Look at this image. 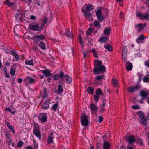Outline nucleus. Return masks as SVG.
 I'll list each match as a JSON object with an SVG mask.
<instances>
[{"instance_id":"nucleus-17","label":"nucleus","mask_w":149,"mask_h":149,"mask_svg":"<svg viewBox=\"0 0 149 149\" xmlns=\"http://www.w3.org/2000/svg\"><path fill=\"white\" fill-rule=\"evenodd\" d=\"M16 68V65L15 64H13L10 70V73L12 76H13L15 74V70Z\"/></svg>"},{"instance_id":"nucleus-64","label":"nucleus","mask_w":149,"mask_h":149,"mask_svg":"<svg viewBox=\"0 0 149 149\" xmlns=\"http://www.w3.org/2000/svg\"><path fill=\"white\" fill-rule=\"evenodd\" d=\"M26 149H33L32 147H31V146H27Z\"/></svg>"},{"instance_id":"nucleus-53","label":"nucleus","mask_w":149,"mask_h":149,"mask_svg":"<svg viewBox=\"0 0 149 149\" xmlns=\"http://www.w3.org/2000/svg\"><path fill=\"white\" fill-rule=\"evenodd\" d=\"M97 17L98 19L100 21H102L104 19L103 16L101 15Z\"/></svg>"},{"instance_id":"nucleus-58","label":"nucleus","mask_w":149,"mask_h":149,"mask_svg":"<svg viewBox=\"0 0 149 149\" xmlns=\"http://www.w3.org/2000/svg\"><path fill=\"white\" fill-rule=\"evenodd\" d=\"M30 19L32 20H33L36 19V17L33 15H31L30 17Z\"/></svg>"},{"instance_id":"nucleus-39","label":"nucleus","mask_w":149,"mask_h":149,"mask_svg":"<svg viewBox=\"0 0 149 149\" xmlns=\"http://www.w3.org/2000/svg\"><path fill=\"white\" fill-rule=\"evenodd\" d=\"M141 122V123L143 124L144 126L146 125L147 124V120L145 118H143V119H142L140 120Z\"/></svg>"},{"instance_id":"nucleus-24","label":"nucleus","mask_w":149,"mask_h":149,"mask_svg":"<svg viewBox=\"0 0 149 149\" xmlns=\"http://www.w3.org/2000/svg\"><path fill=\"white\" fill-rule=\"evenodd\" d=\"M58 106V104L57 103L52 104V106L51 108V110L52 111L53 110L54 111H56L57 110Z\"/></svg>"},{"instance_id":"nucleus-1","label":"nucleus","mask_w":149,"mask_h":149,"mask_svg":"<svg viewBox=\"0 0 149 149\" xmlns=\"http://www.w3.org/2000/svg\"><path fill=\"white\" fill-rule=\"evenodd\" d=\"M94 68L93 71L95 73L103 72L105 70L104 65H102V63L99 60H95L94 62Z\"/></svg>"},{"instance_id":"nucleus-18","label":"nucleus","mask_w":149,"mask_h":149,"mask_svg":"<svg viewBox=\"0 0 149 149\" xmlns=\"http://www.w3.org/2000/svg\"><path fill=\"white\" fill-rule=\"evenodd\" d=\"M12 55L15 57L16 61H18L19 60V57L18 54L16 51L14 49H12L11 51Z\"/></svg>"},{"instance_id":"nucleus-16","label":"nucleus","mask_w":149,"mask_h":149,"mask_svg":"<svg viewBox=\"0 0 149 149\" xmlns=\"http://www.w3.org/2000/svg\"><path fill=\"white\" fill-rule=\"evenodd\" d=\"M51 71L49 69L45 70L42 71V73L46 77H48L51 75Z\"/></svg>"},{"instance_id":"nucleus-14","label":"nucleus","mask_w":149,"mask_h":149,"mask_svg":"<svg viewBox=\"0 0 149 149\" xmlns=\"http://www.w3.org/2000/svg\"><path fill=\"white\" fill-rule=\"evenodd\" d=\"M145 38H146V37L144 36L143 35H141L137 39L136 41L138 43H142L143 42L141 41L143 40Z\"/></svg>"},{"instance_id":"nucleus-2","label":"nucleus","mask_w":149,"mask_h":149,"mask_svg":"<svg viewBox=\"0 0 149 149\" xmlns=\"http://www.w3.org/2000/svg\"><path fill=\"white\" fill-rule=\"evenodd\" d=\"M39 26V25L38 23L33 22L29 24L28 28L29 29L33 31H41V29L42 27L40 28Z\"/></svg>"},{"instance_id":"nucleus-15","label":"nucleus","mask_w":149,"mask_h":149,"mask_svg":"<svg viewBox=\"0 0 149 149\" xmlns=\"http://www.w3.org/2000/svg\"><path fill=\"white\" fill-rule=\"evenodd\" d=\"M49 101H46L41 105V108L43 110H47L49 108Z\"/></svg>"},{"instance_id":"nucleus-52","label":"nucleus","mask_w":149,"mask_h":149,"mask_svg":"<svg viewBox=\"0 0 149 149\" xmlns=\"http://www.w3.org/2000/svg\"><path fill=\"white\" fill-rule=\"evenodd\" d=\"M101 14H102V12H101V11L100 10H98L97 11V12H96V15L97 16V17L98 16L101 15Z\"/></svg>"},{"instance_id":"nucleus-51","label":"nucleus","mask_w":149,"mask_h":149,"mask_svg":"<svg viewBox=\"0 0 149 149\" xmlns=\"http://www.w3.org/2000/svg\"><path fill=\"white\" fill-rule=\"evenodd\" d=\"M145 66L149 68V60L146 61L144 62Z\"/></svg>"},{"instance_id":"nucleus-56","label":"nucleus","mask_w":149,"mask_h":149,"mask_svg":"<svg viewBox=\"0 0 149 149\" xmlns=\"http://www.w3.org/2000/svg\"><path fill=\"white\" fill-rule=\"evenodd\" d=\"M132 107L134 109H138L139 108V107L138 105H132Z\"/></svg>"},{"instance_id":"nucleus-31","label":"nucleus","mask_w":149,"mask_h":149,"mask_svg":"<svg viewBox=\"0 0 149 149\" xmlns=\"http://www.w3.org/2000/svg\"><path fill=\"white\" fill-rule=\"evenodd\" d=\"M25 63L26 64L28 65H29L33 66L34 65L33 60H25Z\"/></svg>"},{"instance_id":"nucleus-26","label":"nucleus","mask_w":149,"mask_h":149,"mask_svg":"<svg viewBox=\"0 0 149 149\" xmlns=\"http://www.w3.org/2000/svg\"><path fill=\"white\" fill-rule=\"evenodd\" d=\"M111 83L114 86L116 87L118 86V80L115 78H113L111 81Z\"/></svg>"},{"instance_id":"nucleus-13","label":"nucleus","mask_w":149,"mask_h":149,"mask_svg":"<svg viewBox=\"0 0 149 149\" xmlns=\"http://www.w3.org/2000/svg\"><path fill=\"white\" fill-rule=\"evenodd\" d=\"M33 132L35 136L38 137L40 140L41 138V135L40 131L38 129L34 128L33 130Z\"/></svg>"},{"instance_id":"nucleus-30","label":"nucleus","mask_w":149,"mask_h":149,"mask_svg":"<svg viewBox=\"0 0 149 149\" xmlns=\"http://www.w3.org/2000/svg\"><path fill=\"white\" fill-rule=\"evenodd\" d=\"M126 140L129 144L127 146V149H130V135H129L126 136Z\"/></svg>"},{"instance_id":"nucleus-25","label":"nucleus","mask_w":149,"mask_h":149,"mask_svg":"<svg viewBox=\"0 0 149 149\" xmlns=\"http://www.w3.org/2000/svg\"><path fill=\"white\" fill-rule=\"evenodd\" d=\"M103 100V101L102 104L100 106V111L101 113H103L104 112L105 106L106 104L104 100Z\"/></svg>"},{"instance_id":"nucleus-38","label":"nucleus","mask_w":149,"mask_h":149,"mask_svg":"<svg viewBox=\"0 0 149 149\" xmlns=\"http://www.w3.org/2000/svg\"><path fill=\"white\" fill-rule=\"evenodd\" d=\"M65 35L67 37L70 38H71L72 37V34L69 30H66V32L65 33Z\"/></svg>"},{"instance_id":"nucleus-61","label":"nucleus","mask_w":149,"mask_h":149,"mask_svg":"<svg viewBox=\"0 0 149 149\" xmlns=\"http://www.w3.org/2000/svg\"><path fill=\"white\" fill-rule=\"evenodd\" d=\"M139 80L140 81L142 79V75L141 74H139Z\"/></svg>"},{"instance_id":"nucleus-10","label":"nucleus","mask_w":149,"mask_h":149,"mask_svg":"<svg viewBox=\"0 0 149 149\" xmlns=\"http://www.w3.org/2000/svg\"><path fill=\"white\" fill-rule=\"evenodd\" d=\"M147 24L146 23L144 24L140 23V24L136 25L135 27L136 28L138 27V31H139L142 30L144 28L146 27Z\"/></svg>"},{"instance_id":"nucleus-55","label":"nucleus","mask_w":149,"mask_h":149,"mask_svg":"<svg viewBox=\"0 0 149 149\" xmlns=\"http://www.w3.org/2000/svg\"><path fill=\"white\" fill-rule=\"evenodd\" d=\"M88 53V51H85L83 53L84 57V58H85Z\"/></svg>"},{"instance_id":"nucleus-21","label":"nucleus","mask_w":149,"mask_h":149,"mask_svg":"<svg viewBox=\"0 0 149 149\" xmlns=\"http://www.w3.org/2000/svg\"><path fill=\"white\" fill-rule=\"evenodd\" d=\"M63 91V90L62 85L61 84H59L58 86L57 93L58 94H61L62 93Z\"/></svg>"},{"instance_id":"nucleus-9","label":"nucleus","mask_w":149,"mask_h":149,"mask_svg":"<svg viewBox=\"0 0 149 149\" xmlns=\"http://www.w3.org/2000/svg\"><path fill=\"white\" fill-rule=\"evenodd\" d=\"M149 95L148 92L142 90L140 91L139 94V95L141 96L142 99L143 100L146 99L147 98V96Z\"/></svg>"},{"instance_id":"nucleus-42","label":"nucleus","mask_w":149,"mask_h":149,"mask_svg":"<svg viewBox=\"0 0 149 149\" xmlns=\"http://www.w3.org/2000/svg\"><path fill=\"white\" fill-rule=\"evenodd\" d=\"M93 31V29L91 27L89 28L87 31L86 32V35H90L92 33V32Z\"/></svg>"},{"instance_id":"nucleus-57","label":"nucleus","mask_w":149,"mask_h":149,"mask_svg":"<svg viewBox=\"0 0 149 149\" xmlns=\"http://www.w3.org/2000/svg\"><path fill=\"white\" fill-rule=\"evenodd\" d=\"M103 120V118L101 116H100L99 117V122L100 123L102 122Z\"/></svg>"},{"instance_id":"nucleus-8","label":"nucleus","mask_w":149,"mask_h":149,"mask_svg":"<svg viewBox=\"0 0 149 149\" xmlns=\"http://www.w3.org/2000/svg\"><path fill=\"white\" fill-rule=\"evenodd\" d=\"M39 120L41 122H45L47 121V114L45 113H42L39 114L38 117Z\"/></svg>"},{"instance_id":"nucleus-43","label":"nucleus","mask_w":149,"mask_h":149,"mask_svg":"<svg viewBox=\"0 0 149 149\" xmlns=\"http://www.w3.org/2000/svg\"><path fill=\"white\" fill-rule=\"evenodd\" d=\"M93 89L92 87H88L87 89L88 92L89 94H92L93 93Z\"/></svg>"},{"instance_id":"nucleus-27","label":"nucleus","mask_w":149,"mask_h":149,"mask_svg":"<svg viewBox=\"0 0 149 149\" xmlns=\"http://www.w3.org/2000/svg\"><path fill=\"white\" fill-rule=\"evenodd\" d=\"M137 114L138 115L139 118L140 120L142 119L145 117V116L144 113L142 111H140L137 112Z\"/></svg>"},{"instance_id":"nucleus-41","label":"nucleus","mask_w":149,"mask_h":149,"mask_svg":"<svg viewBox=\"0 0 149 149\" xmlns=\"http://www.w3.org/2000/svg\"><path fill=\"white\" fill-rule=\"evenodd\" d=\"M108 39V38L106 37H100V40L102 42L104 43L107 41Z\"/></svg>"},{"instance_id":"nucleus-4","label":"nucleus","mask_w":149,"mask_h":149,"mask_svg":"<svg viewBox=\"0 0 149 149\" xmlns=\"http://www.w3.org/2000/svg\"><path fill=\"white\" fill-rule=\"evenodd\" d=\"M136 16L139 17V19L142 20H149V14L148 13H138L136 14Z\"/></svg>"},{"instance_id":"nucleus-44","label":"nucleus","mask_w":149,"mask_h":149,"mask_svg":"<svg viewBox=\"0 0 149 149\" xmlns=\"http://www.w3.org/2000/svg\"><path fill=\"white\" fill-rule=\"evenodd\" d=\"M94 26L96 27H99L100 26V22L97 20L95 21L94 22Z\"/></svg>"},{"instance_id":"nucleus-35","label":"nucleus","mask_w":149,"mask_h":149,"mask_svg":"<svg viewBox=\"0 0 149 149\" xmlns=\"http://www.w3.org/2000/svg\"><path fill=\"white\" fill-rule=\"evenodd\" d=\"M82 11L84 13V15L86 17H89L91 15V13L89 12H86L85 9H82Z\"/></svg>"},{"instance_id":"nucleus-5","label":"nucleus","mask_w":149,"mask_h":149,"mask_svg":"<svg viewBox=\"0 0 149 149\" xmlns=\"http://www.w3.org/2000/svg\"><path fill=\"white\" fill-rule=\"evenodd\" d=\"M88 117L84 113L82 114L81 120L82 125L84 126H87L88 125Z\"/></svg>"},{"instance_id":"nucleus-60","label":"nucleus","mask_w":149,"mask_h":149,"mask_svg":"<svg viewBox=\"0 0 149 149\" xmlns=\"http://www.w3.org/2000/svg\"><path fill=\"white\" fill-rule=\"evenodd\" d=\"M90 52L94 54V53H95L96 51L95 49H93L92 50L90 51Z\"/></svg>"},{"instance_id":"nucleus-54","label":"nucleus","mask_w":149,"mask_h":149,"mask_svg":"<svg viewBox=\"0 0 149 149\" xmlns=\"http://www.w3.org/2000/svg\"><path fill=\"white\" fill-rule=\"evenodd\" d=\"M5 111H8L10 112H11L12 110L11 109L10 107H6L5 109Z\"/></svg>"},{"instance_id":"nucleus-6","label":"nucleus","mask_w":149,"mask_h":149,"mask_svg":"<svg viewBox=\"0 0 149 149\" xmlns=\"http://www.w3.org/2000/svg\"><path fill=\"white\" fill-rule=\"evenodd\" d=\"M127 49L126 46H124L122 50V58L123 61L125 62L126 60V58L127 56Z\"/></svg>"},{"instance_id":"nucleus-45","label":"nucleus","mask_w":149,"mask_h":149,"mask_svg":"<svg viewBox=\"0 0 149 149\" xmlns=\"http://www.w3.org/2000/svg\"><path fill=\"white\" fill-rule=\"evenodd\" d=\"M5 4H7L9 6H10L13 5L14 4V3H11L9 0H7L5 2Z\"/></svg>"},{"instance_id":"nucleus-50","label":"nucleus","mask_w":149,"mask_h":149,"mask_svg":"<svg viewBox=\"0 0 149 149\" xmlns=\"http://www.w3.org/2000/svg\"><path fill=\"white\" fill-rule=\"evenodd\" d=\"M143 81L144 82H148L149 81V77H145L143 79Z\"/></svg>"},{"instance_id":"nucleus-32","label":"nucleus","mask_w":149,"mask_h":149,"mask_svg":"<svg viewBox=\"0 0 149 149\" xmlns=\"http://www.w3.org/2000/svg\"><path fill=\"white\" fill-rule=\"evenodd\" d=\"M103 32V33L105 34L110 35V29L109 28L106 27L104 29Z\"/></svg>"},{"instance_id":"nucleus-3","label":"nucleus","mask_w":149,"mask_h":149,"mask_svg":"<svg viewBox=\"0 0 149 149\" xmlns=\"http://www.w3.org/2000/svg\"><path fill=\"white\" fill-rule=\"evenodd\" d=\"M45 39V37L42 35H38L35 36L33 38V40L36 44H38L39 42Z\"/></svg>"},{"instance_id":"nucleus-59","label":"nucleus","mask_w":149,"mask_h":149,"mask_svg":"<svg viewBox=\"0 0 149 149\" xmlns=\"http://www.w3.org/2000/svg\"><path fill=\"white\" fill-rule=\"evenodd\" d=\"M4 74L5 75V76L7 77V78H10V74L8 73H7V72H4Z\"/></svg>"},{"instance_id":"nucleus-20","label":"nucleus","mask_w":149,"mask_h":149,"mask_svg":"<svg viewBox=\"0 0 149 149\" xmlns=\"http://www.w3.org/2000/svg\"><path fill=\"white\" fill-rule=\"evenodd\" d=\"M140 86L139 84H138L135 86H131V92L133 93L136 90H139L140 89Z\"/></svg>"},{"instance_id":"nucleus-47","label":"nucleus","mask_w":149,"mask_h":149,"mask_svg":"<svg viewBox=\"0 0 149 149\" xmlns=\"http://www.w3.org/2000/svg\"><path fill=\"white\" fill-rule=\"evenodd\" d=\"M48 20V18L46 17H44L42 19V22L43 23V24L45 25L46 24L47 22V20Z\"/></svg>"},{"instance_id":"nucleus-29","label":"nucleus","mask_w":149,"mask_h":149,"mask_svg":"<svg viewBox=\"0 0 149 149\" xmlns=\"http://www.w3.org/2000/svg\"><path fill=\"white\" fill-rule=\"evenodd\" d=\"M103 147L104 149H109L110 148V143L108 142L105 141L103 144Z\"/></svg>"},{"instance_id":"nucleus-11","label":"nucleus","mask_w":149,"mask_h":149,"mask_svg":"<svg viewBox=\"0 0 149 149\" xmlns=\"http://www.w3.org/2000/svg\"><path fill=\"white\" fill-rule=\"evenodd\" d=\"M24 14V13L23 12H20L19 11H18L17 15L15 16L18 22H20L22 20V17L21 16L23 15Z\"/></svg>"},{"instance_id":"nucleus-48","label":"nucleus","mask_w":149,"mask_h":149,"mask_svg":"<svg viewBox=\"0 0 149 149\" xmlns=\"http://www.w3.org/2000/svg\"><path fill=\"white\" fill-rule=\"evenodd\" d=\"M23 142L22 141H19L17 144V146L19 148L21 147L23 144Z\"/></svg>"},{"instance_id":"nucleus-62","label":"nucleus","mask_w":149,"mask_h":149,"mask_svg":"<svg viewBox=\"0 0 149 149\" xmlns=\"http://www.w3.org/2000/svg\"><path fill=\"white\" fill-rule=\"evenodd\" d=\"M17 81L18 83H21L22 81V78H19L18 79Z\"/></svg>"},{"instance_id":"nucleus-22","label":"nucleus","mask_w":149,"mask_h":149,"mask_svg":"<svg viewBox=\"0 0 149 149\" xmlns=\"http://www.w3.org/2000/svg\"><path fill=\"white\" fill-rule=\"evenodd\" d=\"M38 46L40 49L44 50L46 49V44L42 41L40 42Z\"/></svg>"},{"instance_id":"nucleus-34","label":"nucleus","mask_w":149,"mask_h":149,"mask_svg":"<svg viewBox=\"0 0 149 149\" xmlns=\"http://www.w3.org/2000/svg\"><path fill=\"white\" fill-rule=\"evenodd\" d=\"M126 69L127 71L130 70V62H127L125 64Z\"/></svg>"},{"instance_id":"nucleus-12","label":"nucleus","mask_w":149,"mask_h":149,"mask_svg":"<svg viewBox=\"0 0 149 149\" xmlns=\"http://www.w3.org/2000/svg\"><path fill=\"white\" fill-rule=\"evenodd\" d=\"M24 81L26 82V85H27L29 84L33 83L35 81V79L29 76H27L26 77Z\"/></svg>"},{"instance_id":"nucleus-37","label":"nucleus","mask_w":149,"mask_h":149,"mask_svg":"<svg viewBox=\"0 0 149 149\" xmlns=\"http://www.w3.org/2000/svg\"><path fill=\"white\" fill-rule=\"evenodd\" d=\"M104 75L102 74L97 76L95 77V79L98 81H100L102 79H104Z\"/></svg>"},{"instance_id":"nucleus-46","label":"nucleus","mask_w":149,"mask_h":149,"mask_svg":"<svg viewBox=\"0 0 149 149\" xmlns=\"http://www.w3.org/2000/svg\"><path fill=\"white\" fill-rule=\"evenodd\" d=\"M99 96L98 95L96 94L94 96V100L96 102H97L99 100Z\"/></svg>"},{"instance_id":"nucleus-36","label":"nucleus","mask_w":149,"mask_h":149,"mask_svg":"<svg viewBox=\"0 0 149 149\" xmlns=\"http://www.w3.org/2000/svg\"><path fill=\"white\" fill-rule=\"evenodd\" d=\"M53 137L51 136H49L47 139V142L48 144H51L53 143L54 142L53 140Z\"/></svg>"},{"instance_id":"nucleus-63","label":"nucleus","mask_w":149,"mask_h":149,"mask_svg":"<svg viewBox=\"0 0 149 149\" xmlns=\"http://www.w3.org/2000/svg\"><path fill=\"white\" fill-rule=\"evenodd\" d=\"M93 56L95 57H96V58L98 57V54H97V52H96L95 53H94L93 54Z\"/></svg>"},{"instance_id":"nucleus-49","label":"nucleus","mask_w":149,"mask_h":149,"mask_svg":"<svg viewBox=\"0 0 149 149\" xmlns=\"http://www.w3.org/2000/svg\"><path fill=\"white\" fill-rule=\"evenodd\" d=\"M92 9V7L91 6H87L86 7V10L87 11H90Z\"/></svg>"},{"instance_id":"nucleus-40","label":"nucleus","mask_w":149,"mask_h":149,"mask_svg":"<svg viewBox=\"0 0 149 149\" xmlns=\"http://www.w3.org/2000/svg\"><path fill=\"white\" fill-rule=\"evenodd\" d=\"M103 94L102 91L101 89L99 88L97 89L96 91V94L97 95H101Z\"/></svg>"},{"instance_id":"nucleus-23","label":"nucleus","mask_w":149,"mask_h":149,"mask_svg":"<svg viewBox=\"0 0 149 149\" xmlns=\"http://www.w3.org/2000/svg\"><path fill=\"white\" fill-rule=\"evenodd\" d=\"M90 108L91 110L94 111H96L98 109V107L97 105L94 104H90Z\"/></svg>"},{"instance_id":"nucleus-33","label":"nucleus","mask_w":149,"mask_h":149,"mask_svg":"<svg viewBox=\"0 0 149 149\" xmlns=\"http://www.w3.org/2000/svg\"><path fill=\"white\" fill-rule=\"evenodd\" d=\"M136 141V137L133 135H131V145Z\"/></svg>"},{"instance_id":"nucleus-19","label":"nucleus","mask_w":149,"mask_h":149,"mask_svg":"<svg viewBox=\"0 0 149 149\" xmlns=\"http://www.w3.org/2000/svg\"><path fill=\"white\" fill-rule=\"evenodd\" d=\"M64 78L66 81L69 84H70L72 82V78L68 74H65L64 76Z\"/></svg>"},{"instance_id":"nucleus-7","label":"nucleus","mask_w":149,"mask_h":149,"mask_svg":"<svg viewBox=\"0 0 149 149\" xmlns=\"http://www.w3.org/2000/svg\"><path fill=\"white\" fill-rule=\"evenodd\" d=\"M64 75L63 72L61 71L59 74H56L53 76L52 78L53 79V80H58L59 78L63 79Z\"/></svg>"},{"instance_id":"nucleus-28","label":"nucleus","mask_w":149,"mask_h":149,"mask_svg":"<svg viewBox=\"0 0 149 149\" xmlns=\"http://www.w3.org/2000/svg\"><path fill=\"white\" fill-rule=\"evenodd\" d=\"M104 47L109 51H111L113 49V47L109 44H106L104 45Z\"/></svg>"}]
</instances>
